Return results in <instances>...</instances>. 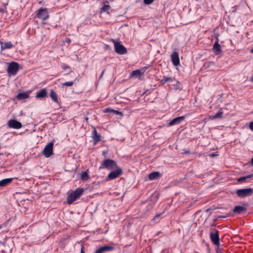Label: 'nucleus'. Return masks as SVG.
<instances>
[{
  "label": "nucleus",
  "mask_w": 253,
  "mask_h": 253,
  "mask_svg": "<svg viewBox=\"0 0 253 253\" xmlns=\"http://www.w3.org/2000/svg\"><path fill=\"white\" fill-rule=\"evenodd\" d=\"M84 189L78 188L71 192L67 198V202L68 204H72L75 201L79 198L83 193Z\"/></svg>",
  "instance_id": "nucleus-1"
},
{
  "label": "nucleus",
  "mask_w": 253,
  "mask_h": 253,
  "mask_svg": "<svg viewBox=\"0 0 253 253\" xmlns=\"http://www.w3.org/2000/svg\"><path fill=\"white\" fill-rule=\"evenodd\" d=\"M118 166V165L115 161L108 159H106L102 162L99 169H106L108 170H112L117 168Z\"/></svg>",
  "instance_id": "nucleus-2"
},
{
  "label": "nucleus",
  "mask_w": 253,
  "mask_h": 253,
  "mask_svg": "<svg viewBox=\"0 0 253 253\" xmlns=\"http://www.w3.org/2000/svg\"><path fill=\"white\" fill-rule=\"evenodd\" d=\"M19 70V64L16 62H11L7 67V72L9 76L15 75Z\"/></svg>",
  "instance_id": "nucleus-3"
},
{
  "label": "nucleus",
  "mask_w": 253,
  "mask_h": 253,
  "mask_svg": "<svg viewBox=\"0 0 253 253\" xmlns=\"http://www.w3.org/2000/svg\"><path fill=\"white\" fill-rule=\"evenodd\" d=\"M53 145L54 140L48 143L44 148L42 154L46 158H49L53 154Z\"/></svg>",
  "instance_id": "nucleus-4"
},
{
  "label": "nucleus",
  "mask_w": 253,
  "mask_h": 253,
  "mask_svg": "<svg viewBox=\"0 0 253 253\" xmlns=\"http://www.w3.org/2000/svg\"><path fill=\"white\" fill-rule=\"evenodd\" d=\"M36 17L43 20H46L49 18L47 9L42 7L39 9V10L36 12Z\"/></svg>",
  "instance_id": "nucleus-5"
},
{
  "label": "nucleus",
  "mask_w": 253,
  "mask_h": 253,
  "mask_svg": "<svg viewBox=\"0 0 253 253\" xmlns=\"http://www.w3.org/2000/svg\"><path fill=\"white\" fill-rule=\"evenodd\" d=\"M236 193L238 197L244 198L252 195L253 194V190L251 188L238 189Z\"/></svg>",
  "instance_id": "nucleus-6"
},
{
  "label": "nucleus",
  "mask_w": 253,
  "mask_h": 253,
  "mask_svg": "<svg viewBox=\"0 0 253 253\" xmlns=\"http://www.w3.org/2000/svg\"><path fill=\"white\" fill-rule=\"evenodd\" d=\"M116 169L112 171L106 177L107 180H112L116 178L123 173V169L118 166Z\"/></svg>",
  "instance_id": "nucleus-7"
},
{
  "label": "nucleus",
  "mask_w": 253,
  "mask_h": 253,
  "mask_svg": "<svg viewBox=\"0 0 253 253\" xmlns=\"http://www.w3.org/2000/svg\"><path fill=\"white\" fill-rule=\"evenodd\" d=\"M114 42L115 52L119 54H124L127 52L126 48L120 42H116L112 39Z\"/></svg>",
  "instance_id": "nucleus-8"
},
{
  "label": "nucleus",
  "mask_w": 253,
  "mask_h": 253,
  "mask_svg": "<svg viewBox=\"0 0 253 253\" xmlns=\"http://www.w3.org/2000/svg\"><path fill=\"white\" fill-rule=\"evenodd\" d=\"M215 232H211L210 233V239L212 242V243L216 245L219 246L220 244L219 243V236L218 234V231L216 230H214Z\"/></svg>",
  "instance_id": "nucleus-9"
},
{
  "label": "nucleus",
  "mask_w": 253,
  "mask_h": 253,
  "mask_svg": "<svg viewBox=\"0 0 253 253\" xmlns=\"http://www.w3.org/2000/svg\"><path fill=\"white\" fill-rule=\"evenodd\" d=\"M7 126L10 128L19 129L22 127V124L16 120H10L7 123Z\"/></svg>",
  "instance_id": "nucleus-10"
},
{
  "label": "nucleus",
  "mask_w": 253,
  "mask_h": 253,
  "mask_svg": "<svg viewBox=\"0 0 253 253\" xmlns=\"http://www.w3.org/2000/svg\"><path fill=\"white\" fill-rule=\"evenodd\" d=\"M171 61H172V64L174 66H177L179 64V63H180L178 53L177 51H173L171 55Z\"/></svg>",
  "instance_id": "nucleus-11"
},
{
  "label": "nucleus",
  "mask_w": 253,
  "mask_h": 253,
  "mask_svg": "<svg viewBox=\"0 0 253 253\" xmlns=\"http://www.w3.org/2000/svg\"><path fill=\"white\" fill-rule=\"evenodd\" d=\"M218 35L215 36L216 41L213 46V50L216 54H219L221 51L220 45L218 43L219 40L218 39Z\"/></svg>",
  "instance_id": "nucleus-12"
},
{
  "label": "nucleus",
  "mask_w": 253,
  "mask_h": 253,
  "mask_svg": "<svg viewBox=\"0 0 253 253\" xmlns=\"http://www.w3.org/2000/svg\"><path fill=\"white\" fill-rule=\"evenodd\" d=\"M185 119L184 116H180L175 118L172 120L169 123V125L172 126L175 125H177L182 122Z\"/></svg>",
  "instance_id": "nucleus-13"
},
{
  "label": "nucleus",
  "mask_w": 253,
  "mask_h": 253,
  "mask_svg": "<svg viewBox=\"0 0 253 253\" xmlns=\"http://www.w3.org/2000/svg\"><path fill=\"white\" fill-rule=\"evenodd\" d=\"M247 211V209L245 207L236 206L234 207L233 210V212L235 213L240 214L242 212H246Z\"/></svg>",
  "instance_id": "nucleus-14"
},
{
  "label": "nucleus",
  "mask_w": 253,
  "mask_h": 253,
  "mask_svg": "<svg viewBox=\"0 0 253 253\" xmlns=\"http://www.w3.org/2000/svg\"><path fill=\"white\" fill-rule=\"evenodd\" d=\"M47 92L46 88H42L40 91L38 92L36 97L37 98H43L46 97Z\"/></svg>",
  "instance_id": "nucleus-15"
},
{
  "label": "nucleus",
  "mask_w": 253,
  "mask_h": 253,
  "mask_svg": "<svg viewBox=\"0 0 253 253\" xmlns=\"http://www.w3.org/2000/svg\"><path fill=\"white\" fill-rule=\"evenodd\" d=\"M92 137L94 139V144H95L97 142L100 141L101 140V136L99 134L97 133V130L96 128H94L92 131Z\"/></svg>",
  "instance_id": "nucleus-16"
},
{
  "label": "nucleus",
  "mask_w": 253,
  "mask_h": 253,
  "mask_svg": "<svg viewBox=\"0 0 253 253\" xmlns=\"http://www.w3.org/2000/svg\"><path fill=\"white\" fill-rule=\"evenodd\" d=\"M161 176V174L158 171H154L150 173L149 174L148 177L150 180H155L160 178Z\"/></svg>",
  "instance_id": "nucleus-17"
},
{
  "label": "nucleus",
  "mask_w": 253,
  "mask_h": 253,
  "mask_svg": "<svg viewBox=\"0 0 253 253\" xmlns=\"http://www.w3.org/2000/svg\"><path fill=\"white\" fill-rule=\"evenodd\" d=\"M13 178H8L2 179L0 181V187H4L10 183Z\"/></svg>",
  "instance_id": "nucleus-18"
},
{
  "label": "nucleus",
  "mask_w": 253,
  "mask_h": 253,
  "mask_svg": "<svg viewBox=\"0 0 253 253\" xmlns=\"http://www.w3.org/2000/svg\"><path fill=\"white\" fill-rule=\"evenodd\" d=\"M13 47V45L10 42H2L1 43V49L4 50L5 49H10Z\"/></svg>",
  "instance_id": "nucleus-19"
},
{
  "label": "nucleus",
  "mask_w": 253,
  "mask_h": 253,
  "mask_svg": "<svg viewBox=\"0 0 253 253\" xmlns=\"http://www.w3.org/2000/svg\"><path fill=\"white\" fill-rule=\"evenodd\" d=\"M29 97V94L27 92H22L18 93L17 96L16 98L18 100H23L28 98Z\"/></svg>",
  "instance_id": "nucleus-20"
},
{
  "label": "nucleus",
  "mask_w": 253,
  "mask_h": 253,
  "mask_svg": "<svg viewBox=\"0 0 253 253\" xmlns=\"http://www.w3.org/2000/svg\"><path fill=\"white\" fill-rule=\"evenodd\" d=\"M50 97L52 100L55 103H59L57 96L56 92L53 89L50 90Z\"/></svg>",
  "instance_id": "nucleus-21"
},
{
  "label": "nucleus",
  "mask_w": 253,
  "mask_h": 253,
  "mask_svg": "<svg viewBox=\"0 0 253 253\" xmlns=\"http://www.w3.org/2000/svg\"><path fill=\"white\" fill-rule=\"evenodd\" d=\"M143 74V72H141L140 70H136L133 71L131 73V76L140 78Z\"/></svg>",
  "instance_id": "nucleus-22"
},
{
  "label": "nucleus",
  "mask_w": 253,
  "mask_h": 253,
  "mask_svg": "<svg viewBox=\"0 0 253 253\" xmlns=\"http://www.w3.org/2000/svg\"><path fill=\"white\" fill-rule=\"evenodd\" d=\"M223 112L222 111V108H221L219 111L214 115H211L210 116V119L211 120H214L217 118H221Z\"/></svg>",
  "instance_id": "nucleus-23"
},
{
  "label": "nucleus",
  "mask_w": 253,
  "mask_h": 253,
  "mask_svg": "<svg viewBox=\"0 0 253 253\" xmlns=\"http://www.w3.org/2000/svg\"><path fill=\"white\" fill-rule=\"evenodd\" d=\"M100 249L102 251V253L105 252H110L113 250L114 247L111 246L105 245L100 247Z\"/></svg>",
  "instance_id": "nucleus-24"
},
{
  "label": "nucleus",
  "mask_w": 253,
  "mask_h": 253,
  "mask_svg": "<svg viewBox=\"0 0 253 253\" xmlns=\"http://www.w3.org/2000/svg\"><path fill=\"white\" fill-rule=\"evenodd\" d=\"M88 170L84 171V172H83L82 173H81V178L82 179V180H86L88 179L89 178V175H88Z\"/></svg>",
  "instance_id": "nucleus-25"
},
{
  "label": "nucleus",
  "mask_w": 253,
  "mask_h": 253,
  "mask_svg": "<svg viewBox=\"0 0 253 253\" xmlns=\"http://www.w3.org/2000/svg\"><path fill=\"white\" fill-rule=\"evenodd\" d=\"M172 81H173V79L172 78L169 77L164 76L163 77V79L161 81V83L162 84H165L168 82Z\"/></svg>",
  "instance_id": "nucleus-26"
},
{
  "label": "nucleus",
  "mask_w": 253,
  "mask_h": 253,
  "mask_svg": "<svg viewBox=\"0 0 253 253\" xmlns=\"http://www.w3.org/2000/svg\"><path fill=\"white\" fill-rule=\"evenodd\" d=\"M77 83V78H76L74 81L67 82H65V83H63L62 86H71L74 84V83Z\"/></svg>",
  "instance_id": "nucleus-27"
},
{
  "label": "nucleus",
  "mask_w": 253,
  "mask_h": 253,
  "mask_svg": "<svg viewBox=\"0 0 253 253\" xmlns=\"http://www.w3.org/2000/svg\"><path fill=\"white\" fill-rule=\"evenodd\" d=\"M111 8V6L109 4L104 3L102 7L101 8V12H106Z\"/></svg>",
  "instance_id": "nucleus-28"
},
{
  "label": "nucleus",
  "mask_w": 253,
  "mask_h": 253,
  "mask_svg": "<svg viewBox=\"0 0 253 253\" xmlns=\"http://www.w3.org/2000/svg\"><path fill=\"white\" fill-rule=\"evenodd\" d=\"M246 180V178L245 177V176H242V177L239 178L238 179L237 181L240 182H243Z\"/></svg>",
  "instance_id": "nucleus-29"
},
{
  "label": "nucleus",
  "mask_w": 253,
  "mask_h": 253,
  "mask_svg": "<svg viewBox=\"0 0 253 253\" xmlns=\"http://www.w3.org/2000/svg\"><path fill=\"white\" fill-rule=\"evenodd\" d=\"M154 0H144V3L145 4L148 5L152 3Z\"/></svg>",
  "instance_id": "nucleus-30"
},
{
  "label": "nucleus",
  "mask_w": 253,
  "mask_h": 253,
  "mask_svg": "<svg viewBox=\"0 0 253 253\" xmlns=\"http://www.w3.org/2000/svg\"><path fill=\"white\" fill-rule=\"evenodd\" d=\"M180 84V83L179 82L176 81V84H173V85L175 86V89H177L179 88Z\"/></svg>",
  "instance_id": "nucleus-31"
},
{
  "label": "nucleus",
  "mask_w": 253,
  "mask_h": 253,
  "mask_svg": "<svg viewBox=\"0 0 253 253\" xmlns=\"http://www.w3.org/2000/svg\"><path fill=\"white\" fill-rule=\"evenodd\" d=\"M113 111H114V110H113L112 109H111L110 108H107L104 111V112L105 113H111V112H113Z\"/></svg>",
  "instance_id": "nucleus-32"
},
{
  "label": "nucleus",
  "mask_w": 253,
  "mask_h": 253,
  "mask_svg": "<svg viewBox=\"0 0 253 253\" xmlns=\"http://www.w3.org/2000/svg\"><path fill=\"white\" fill-rule=\"evenodd\" d=\"M226 216H217L214 220H213V221L214 222H215L216 220H217L219 218H225Z\"/></svg>",
  "instance_id": "nucleus-33"
},
{
  "label": "nucleus",
  "mask_w": 253,
  "mask_h": 253,
  "mask_svg": "<svg viewBox=\"0 0 253 253\" xmlns=\"http://www.w3.org/2000/svg\"><path fill=\"white\" fill-rule=\"evenodd\" d=\"M161 215V213H159L155 215L153 220L157 221L158 219L159 218L160 216Z\"/></svg>",
  "instance_id": "nucleus-34"
},
{
  "label": "nucleus",
  "mask_w": 253,
  "mask_h": 253,
  "mask_svg": "<svg viewBox=\"0 0 253 253\" xmlns=\"http://www.w3.org/2000/svg\"><path fill=\"white\" fill-rule=\"evenodd\" d=\"M215 208H210L209 209H207L206 211H205V212H207V213H209L210 211H213L214 210H215Z\"/></svg>",
  "instance_id": "nucleus-35"
},
{
  "label": "nucleus",
  "mask_w": 253,
  "mask_h": 253,
  "mask_svg": "<svg viewBox=\"0 0 253 253\" xmlns=\"http://www.w3.org/2000/svg\"><path fill=\"white\" fill-rule=\"evenodd\" d=\"M245 176L246 178V179H250L253 176V173L249 174V175Z\"/></svg>",
  "instance_id": "nucleus-36"
},
{
  "label": "nucleus",
  "mask_w": 253,
  "mask_h": 253,
  "mask_svg": "<svg viewBox=\"0 0 253 253\" xmlns=\"http://www.w3.org/2000/svg\"><path fill=\"white\" fill-rule=\"evenodd\" d=\"M249 127L252 130H253V122H250L249 125Z\"/></svg>",
  "instance_id": "nucleus-37"
},
{
  "label": "nucleus",
  "mask_w": 253,
  "mask_h": 253,
  "mask_svg": "<svg viewBox=\"0 0 253 253\" xmlns=\"http://www.w3.org/2000/svg\"><path fill=\"white\" fill-rule=\"evenodd\" d=\"M62 69H65V70L66 69L70 68V67L68 65H62Z\"/></svg>",
  "instance_id": "nucleus-38"
},
{
  "label": "nucleus",
  "mask_w": 253,
  "mask_h": 253,
  "mask_svg": "<svg viewBox=\"0 0 253 253\" xmlns=\"http://www.w3.org/2000/svg\"><path fill=\"white\" fill-rule=\"evenodd\" d=\"M214 65V63L213 62H209L208 63V66L209 67L210 66Z\"/></svg>",
  "instance_id": "nucleus-39"
},
{
  "label": "nucleus",
  "mask_w": 253,
  "mask_h": 253,
  "mask_svg": "<svg viewBox=\"0 0 253 253\" xmlns=\"http://www.w3.org/2000/svg\"><path fill=\"white\" fill-rule=\"evenodd\" d=\"M95 253H102V251H101V250L100 249V248H99L97 250H96V251L95 252Z\"/></svg>",
  "instance_id": "nucleus-40"
},
{
  "label": "nucleus",
  "mask_w": 253,
  "mask_h": 253,
  "mask_svg": "<svg viewBox=\"0 0 253 253\" xmlns=\"http://www.w3.org/2000/svg\"><path fill=\"white\" fill-rule=\"evenodd\" d=\"M115 114H116V115H118L119 114L121 113L120 112L118 111H117V110H114V111L113 112Z\"/></svg>",
  "instance_id": "nucleus-41"
},
{
  "label": "nucleus",
  "mask_w": 253,
  "mask_h": 253,
  "mask_svg": "<svg viewBox=\"0 0 253 253\" xmlns=\"http://www.w3.org/2000/svg\"><path fill=\"white\" fill-rule=\"evenodd\" d=\"M81 253H84V247L83 246H82L81 247Z\"/></svg>",
  "instance_id": "nucleus-42"
},
{
  "label": "nucleus",
  "mask_w": 253,
  "mask_h": 253,
  "mask_svg": "<svg viewBox=\"0 0 253 253\" xmlns=\"http://www.w3.org/2000/svg\"><path fill=\"white\" fill-rule=\"evenodd\" d=\"M104 72H105V70H103V71H102V73H101V75L100 76V77H99V80H100V79H101L102 78V77H103V74H104Z\"/></svg>",
  "instance_id": "nucleus-43"
},
{
  "label": "nucleus",
  "mask_w": 253,
  "mask_h": 253,
  "mask_svg": "<svg viewBox=\"0 0 253 253\" xmlns=\"http://www.w3.org/2000/svg\"><path fill=\"white\" fill-rule=\"evenodd\" d=\"M189 153V151L188 150H184V151L183 152V153L185 154H188Z\"/></svg>",
  "instance_id": "nucleus-44"
},
{
  "label": "nucleus",
  "mask_w": 253,
  "mask_h": 253,
  "mask_svg": "<svg viewBox=\"0 0 253 253\" xmlns=\"http://www.w3.org/2000/svg\"><path fill=\"white\" fill-rule=\"evenodd\" d=\"M217 155L215 153H212L211 154V156H212V157H214L215 156H216Z\"/></svg>",
  "instance_id": "nucleus-45"
},
{
  "label": "nucleus",
  "mask_w": 253,
  "mask_h": 253,
  "mask_svg": "<svg viewBox=\"0 0 253 253\" xmlns=\"http://www.w3.org/2000/svg\"><path fill=\"white\" fill-rule=\"evenodd\" d=\"M72 72H73V71L71 70L68 73L65 74V76L68 75V74H71Z\"/></svg>",
  "instance_id": "nucleus-46"
},
{
  "label": "nucleus",
  "mask_w": 253,
  "mask_h": 253,
  "mask_svg": "<svg viewBox=\"0 0 253 253\" xmlns=\"http://www.w3.org/2000/svg\"><path fill=\"white\" fill-rule=\"evenodd\" d=\"M251 164L253 166V157L251 159Z\"/></svg>",
  "instance_id": "nucleus-47"
},
{
  "label": "nucleus",
  "mask_w": 253,
  "mask_h": 253,
  "mask_svg": "<svg viewBox=\"0 0 253 253\" xmlns=\"http://www.w3.org/2000/svg\"><path fill=\"white\" fill-rule=\"evenodd\" d=\"M85 120L86 122H87L88 120V118L87 117H86V118H85Z\"/></svg>",
  "instance_id": "nucleus-48"
},
{
  "label": "nucleus",
  "mask_w": 253,
  "mask_h": 253,
  "mask_svg": "<svg viewBox=\"0 0 253 253\" xmlns=\"http://www.w3.org/2000/svg\"><path fill=\"white\" fill-rule=\"evenodd\" d=\"M251 52L253 53V47L251 49Z\"/></svg>",
  "instance_id": "nucleus-49"
},
{
  "label": "nucleus",
  "mask_w": 253,
  "mask_h": 253,
  "mask_svg": "<svg viewBox=\"0 0 253 253\" xmlns=\"http://www.w3.org/2000/svg\"><path fill=\"white\" fill-rule=\"evenodd\" d=\"M2 11V8H0V12Z\"/></svg>",
  "instance_id": "nucleus-50"
},
{
  "label": "nucleus",
  "mask_w": 253,
  "mask_h": 253,
  "mask_svg": "<svg viewBox=\"0 0 253 253\" xmlns=\"http://www.w3.org/2000/svg\"><path fill=\"white\" fill-rule=\"evenodd\" d=\"M251 81H253V77L252 78Z\"/></svg>",
  "instance_id": "nucleus-51"
},
{
  "label": "nucleus",
  "mask_w": 253,
  "mask_h": 253,
  "mask_svg": "<svg viewBox=\"0 0 253 253\" xmlns=\"http://www.w3.org/2000/svg\"><path fill=\"white\" fill-rule=\"evenodd\" d=\"M211 226H215V225H214V224H212V225H211Z\"/></svg>",
  "instance_id": "nucleus-52"
},
{
  "label": "nucleus",
  "mask_w": 253,
  "mask_h": 253,
  "mask_svg": "<svg viewBox=\"0 0 253 253\" xmlns=\"http://www.w3.org/2000/svg\"><path fill=\"white\" fill-rule=\"evenodd\" d=\"M211 214V212H210V213H209V215H210Z\"/></svg>",
  "instance_id": "nucleus-53"
}]
</instances>
